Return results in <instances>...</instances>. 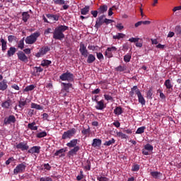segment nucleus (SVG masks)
<instances>
[{
  "instance_id": "1",
  "label": "nucleus",
  "mask_w": 181,
  "mask_h": 181,
  "mask_svg": "<svg viewBox=\"0 0 181 181\" xmlns=\"http://www.w3.org/2000/svg\"><path fill=\"white\" fill-rule=\"evenodd\" d=\"M69 30V26L60 25L58 27L55 28L53 34V39L55 40H63L64 39V32Z\"/></svg>"
},
{
  "instance_id": "2",
  "label": "nucleus",
  "mask_w": 181,
  "mask_h": 181,
  "mask_svg": "<svg viewBox=\"0 0 181 181\" xmlns=\"http://www.w3.org/2000/svg\"><path fill=\"white\" fill-rule=\"evenodd\" d=\"M112 22H114L113 20L108 19L105 18V15L102 14L96 19L95 28V29H100L104 23H105V25H110V23H112Z\"/></svg>"
},
{
  "instance_id": "3",
  "label": "nucleus",
  "mask_w": 181,
  "mask_h": 181,
  "mask_svg": "<svg viewBox=\"0 0 181 181\" xmlns=\"http://www.w3.org/2000/svg\"><path fill=\"white\" fill-rule=\"evenodd\" d=\"M40 37V31H36L35 33H32L30 36H28L25 38L26 45H33L36 43L37 37Z\"/></svg>"
},
{
  "instance_id": "4",
  "label": "nucleus",
  "mask_w": 181,
  "mask_h": 181,
  "mask_svg": "<svg viewBox=\"0 0 181 181\" xmlns=\"http://www.w3.org/2000/svg\"><path fill=\"white\" fill-rule=\"evenodd\" d=\"M60 80L62 81H74V75L69 71L62 74L59 76Z\"/></svg>"
},
{
  "instance_id": "5",
  "label": "nucleus",
  "mask_w": 181,
  "mask_h": 181,
  "mask_svg": "<svg viewBox=\"0 0 181 181\" xmlns=\"http://www.w3.org/2000/svg\"><path fill=\"white\" fill-rule=\"evenodd\" d=\"M76 135V129H71L66 132H64L62 134V139H70L73 138Z\"/></svg>"
},
{
  "instance_id": "6",
  "label": "nucleus",
  "mask_w": 181,
  "mask_h": 181,
  "mask_svg": "<svg viewBox=\"0 0 181 181\" xmlns=\"http://www.w3.org/2000/svg\"><path fill=\"white\" fill-rule=\"evenodd\" d=\"M26 169V163H23L18 164L16 168L13 170L14 175H18V173H23Z\"/></svg>"
},
{
  "instance_id": "7",
  "label": "nucleus",
  "mask_w": 181,
  "mask_h": 181,
  "mask_svg": "<svg viewBox=\"0 0 181 181\" xmlns=\"http://www.w3.org/2000/svg\"><path fill=\"white\" fill-rule=\"evenodd\" d=\"M47 52H50V47L49 46H44L40 49V51L35 54V57H42V56H45L47 53Z\"/></svg>"
},
{
  "instance_id": "8",
  "label": "nucleus",
  "mask_w": 181,
  "mask_h": 181,
  "mask_svg": "<svg viewBox=\"0 0 181 181\" xmlns=\"http://www.w3.org/2000/svg\"><path fill=\"white\" fill-rule=\"evenodd\" d=\"M17 56L18 60L23 62V63H28V62H29L28 56H26V54L23 51H19L17 53Z\"/></svg>"
},
{
  "instance_id": "9",
  "label": "nucleus",
  "mask_w": 181,
  "mask_h": 181,
  "mask_svg": "<svg viewBox=\"0 0 181 181\" xmlns=\"http://www.w3.org/2000/svg\"><path fill=\"white\" fill-rule=\"evenodd\" d=\"M79 52L83 57H87L88 56V50H87V47L83 43H80Z\"/></svg>"
},
{
  "instance_id": "10",
  "label": "nucleus",
  "mask_w": 181,
  "mask_h": 181,
  "mask_svg": "<svg viewBox=\"0 0 181 181\" xmlns=\"http://www.w3.org/2000/svg\"><path fill=\"white\" fill-rule=\"evenodd\" d=\"M164 86L167 88V93L170 94L172 91H173V84H172V81L170 79H167L164 82Z\"/></svg>"
},
{
  "instance_id": "11",
  "label": "nucleus",
  "mask_w": 181,
  "mask_h": 181,
  "mask_svg": "<svg viewBox=\"0 0 181 181\" xmlns=\"http://www.w3.org/2000/svg\"><path fill=\"white\" fill-rule=\"evenodd\" d=\"M53 2L54 5H59L62 6L64 11H66V9H69V5H67V3L65 0H53Z\"/></svg>"
},
{
  "instance_id": "12",
  "label": "nucleus",
  "mask_w": 181,
  "mask_h": 181,
  "mask_svg": "<svg viewBox=\"0 0 181 181\" xmlns=\"http://www.w3.org/2000/svg\"><path fill=\"white\" fill-rule=\"evenodd\" d=\"M16 148L17 149H21V151H28L29 149V146H28V143L23 141L17 144Z\"/></svg>"
},
{
  "instance_id": "13",
  "label": "nucleus",
  "mask_w": 181,
  "mask_h": 181,
  "mask_svg": "<svg viewBox=\"0 0 181 181\" xmlns=\"http://www.w3.org/2000/svg\"><path fill=\"white\" fill-rule=\"evenodd\" d=\"M117 50V47L112 46L110 47H107L105 51V56L108 57V59H111L112 57V52H115Z\"/></svg>"
},
{
  "instance_id": "14",
  "label": "nucleus",
  "mask_w": 181,
  "mask_h": 181,
  "mask_svg": "<svg viewBox=\"0 0 181 181\" xmlns=\"http://www.w3.org/2000/svg\"><path fill=\"white\" fill-rule=\"evenodd\" d=\"M98 11L99 15H104V13L108 11V6H107V4H103L99 6Z\"/></svg>"
},
{
  "instance_id": "15",
  "label": "nucleus",
  "mask_w": 181,
  "mask_h": 181,
  "mask_svg": "<svg viewBox=\"0 0 181 181\" xmlns=\"http://www.w3.org/2000/svg\"><path fill=\"white\" fill-rule=\"evenodd\" d=\"M16 121V119L15 118V116L11 115L8 117H6L4 119V124L6 125H8L9 124H13Z\"/></svg>"
},
{
  "instance_id": "16",
  "label": "nucleus",
  "mask_w": 181,
  "mask_h": 181,
  "mask_svg": "<svg viewBox=\"0 0 181 181\" xmlns=\"http://www.w3.org/2000/svg\"><path fill=\"white\" fill-rule=\"evenodd\" d=\"M28 153H37L39 155L40 153V146H35L28 150Z\"/></svg>"
},
{
  "instance_id": "17",
  "label": "nucleus",
  "mask_w": 181,
  "mask_h": 181,
  "mask_svg": "<svg viewBox=\"0 0 181 181\" xmlns=\"http://www.w3.org/2000/svg\"><path fill=\"white\" fill-rule=\"evenodd\" d=\"M139 93H141V90H139V88H138L137 86H133V88H131V90L129 92V95L130 97L134 98V94L138 95Z\"/></svg>"
},
{
  "instance_id": "18",
  "label": "nucleus",
  "mask_w": 181,
  "mask_h": 181,
  "mask_svg": "<svg viewBox=\"0 0 181 181\" xmlns=\"http://www.w3.org/2000/svg\"><path fill=\"white\" fill-rule=\"evenodd\" d=\"M80 151V146H77L76 147H74V148L71 149L69 153L68 156L69 157L74 156V155H77V152Z\"/></svg>"
},
{
  "instance_id": "19",
  "label": "nucleus",
  "mask_w": 181,
  "mask_h": 181,
  "mask_svg": "<svg viewBox=\"0 0 181 181\" xmlns=\"http://www.w3.org/2000/svg\"><path fill=\"white\" fill-rule=\"evenodd\" d=\"M77 144H78V140L74 139L67 143L66 146H68V148H76V146H77Z\"/></svg>"
},
{
  "instance_id": "20",
  "label": "nucleus",
  "mask_w": 181,
  "mask_h": 181,
  "mask_svg": "<svg viewBox=\"0 0 181 181\" xmlns=\"http://www.w3.org/2000/svg\"><path fill=\"white\" fill-rule=\"evenodd\" d=\"M11 105H12V100H11V99H8L1 103V107L6 109H9Z\"/></svg>"
},
{
  "instance_id": "21",
  "label": "nucleus",
  "mask_w": 181,
  "mask_h": 181,
  "mask_svg": "<svg viewBox=\"0 0 181 181\" xmlns=\"http://www.w3.org/2000/svg\"><path fill=\"white\" fill-rule=\"evenodd\" d=\"M6 88H8V81L4 79L0 82V90L5 91Z\"/></svg>"
},
{
  "instance_id": "22",
  "label": "nucleus",
  "mask_w": 181,
  "mask_h": 181,
  "mask_svg": "<svg viewBox=\"0 0 181 181\" xmlns=\"http://www.w3.org/2000/svg\"><path fill=\"white\" fill-rule=\"evenodd\" d=\"M47 18H48V19H50L51 21L57 22V21H59V15L57 14H50L48 13L46 15Z\"/></svg>"
},
{
  "instance_id": "23",
  "label": "nucleus",
  "mask_w": 181,
  "mask_h": 181,
  "mask_svg": "<svg viewBox=\"0 0 181 181\" xmlns=\"http://www.w3.org/2000/svg\"><path fill=\"white\" fill-rule=\"evenodd\" d=\"M137 97L139 100V103L141 104V105H145L146 101L145 100V98H144V95H142V93H137Z\"/></svg>"
},
{
  "instance_id": "24",
  "label": "nucleus",
  "mask_w": 181,
  "mask_h": 181,
  "mask_svg": "<svg viewBox=\"0 0 181 181\" xmlns=\"http://www.w3.org/2000/svg\"><path fill=\"white\" fill-rule=\"evenodd\" d=\"M96 110H104L105 105L104 104V100L97 101V105L95 106Z\"/></svg>"
},
{
  "instance_id": "25",
  "label": "nucleus",
  "mask_w": 181,
  "mask_h": 181,
  "mask_svg": "<svg viewBox=\"0 0 181 181\" xmlns=\"http://www.w3.org/2000/svg\"><path fill=\"white\" fill-rule=\"evenodd\" d=\"M16 53V49L15 47H11L7 51V56L8 57H12L13 54Z\"/></svg>"
},
{
  "instance_id": "26",
  "label": "nucleus",
  "mask_w": 181,
  "mask_h": 181,
  "mask_svg": "<svg viewBox=\"0 0 181 181\" xmlns=\"http://www.w3.org/2000/svg\"><path fill=\"white\" fill-rule=\"evenodd\" d=\"M88 59H87V63L88 64H91L93 63H94L95 62V56H94V54H89L87 56Z\"/></svg>"
},
{
  "instance_id": "27",
  "label": "nucleus",
  "mask_w": 181,
  "mask_h": 181,
  "mask_svg": "<svg viewBox=\"0 0 181 181\" xmlns=\"http://www.w3.org/2000/svg\"><path fill=\"white\" fill-rule=\"evenodd\" d=\"M35 88H36V86L33 84L29 85L23 89V93H29V91H33Z\"/></svg>"
},
{
  "instance_id": "28",
  "label": "nucleus",
  "mask_w": 181,
  "mask_h": 181,
  "mask_svg": "<svg viewBox=\"0 0 181 181\" xmlns=\"http://www.w3.org/2000/svg\"><path fill=\"white\" fill-rule=\"evenodd\" d=\"M151 175L152 177H154V179H159V177H162V173L158 171H152L151 173Z\"/></svg>"
},
{
  "instance_id": "29",
  "label": "nucleus",
  "mask_w": 181,
  "mask_h": 181,
  "mask_svg": "<svg viewBox=\"0 0 181 181\" xmlns=\"http://www.w3.org/2000/svg\"><path fill=\"white\" fill-rule=\"evenodd\" d=\"M92 146H93V148H97L101 146V139H93V142L92 144Z\"/></svg>"
},
{
  "instance_id": "30",
  "label": "nucleus",
  "mask_w": 181,
  "mask_h": 181,
  "mask_svg": "<svg viewBox=\"0 0 181 181\" xmlns=\"http://www.w3.org/2000/svg\"><path fill=\"white\" fill-rule=\"evenodd\" d=\"M33 74L34 76H37V74H39V73H42V71H43V68L40 67V66H35L33 67Z\"/></svg>"
},
{
  "instance_id": "31",
  "label": "nucleus",
  "mask_w": 181,
  "mask_h": 181,
  "mask_svg": "<svg viewBox=\"0 0 181 181\" xmlns=\"http://www.w3.org/2000/svg\"><path fill=\"white\" fill-rule=\"evenodd\" d=\"M62 86H64V90L66 93H69V90L70 88H73V84H71L70 83H62Z\"/></svg>"
},
{
  "instance_id": "32",
  "label": "nucleus",
  "mask_w": 181,
  "mask_h": 181,
  "mask_svg": "<svg viewBox=\"0 0 181 181\" xmlns=\"http://www.w3.org/2000/svg\"><path fill=\"white\" fill-rule=\"evenodd\" d=\"M52 64V61L48 60V59H44L41 62L40 66L42 67H49Z\"/></svg>"
},
{
  "instance_id": "33",
  "label": "nucleus",
  "mask_w": 181,
  "mask_h": 181,
  "mask_svg": "<svg viewBox=\"0 0 181 181\" xmlns=\"http://www.w3.org/2000/svg\"><path fill=\"white\" fill-rule=\"evenodd\" d=\"M90 12V6H86L84 8H81V15H87Z\"/></svg>"
},
{
  "instance_id": "34",
  "label": "nucleus",
  "mask_w": 181,
  "mask_h": 181,
  "mask_svg": "<svg viewBox=\"0 0 181 181\" xmlns=\"http://www.w3.org/2000/svg\"><path fill=\"white\" fill-rule=\"evenodd\" d=\"M64 152H66V150H64V148H61L55 152L54 156L61 158V156H64Z\"/></svg>"
},
{
  "instance_id": "35",
  "label": "nucleus",
  "mask_w": 181,
  "mask_h": 181,
  "mask_svg": "<svg viewBox=\"0 0 181 181\" xmlns=\"http://www.w3.org/2000/svg\"><path fill=\"white\" fill-rule=\"evenodd\" d=\"M112 37L115 40H119V39H124V37H125V34L121 33H118L115 35H113Z\"/></svg>"
},
{
  "instance_id": "36",
  "label": "nucleus",
  "mask_w": 181,
  "mask_h": 181,
  "mask_svg": "<svg viewBox=\"0 0 181 181\" xmlns=\"http://www.w3.org/2000/svg\"><path fill=\"white\" fill-rule=\"evenodd\" d=\"M22 16H23V21L25 23L28 22L29 18H30V15L29 14L28 12H23Z\"/></svg>"
},
{
  "instance_id": "37",
  "label": "nucleus",
  "mask_w": 181,
  "mask_h": 181,
  "mask_svg": "<svg viewBox=\"0 0 181 181\" xmlns=\"http://www.w3.org/2000/svg\"><path fill=\"white\" fill-rule=\"evenodd\" d=\"M0 42L1 43V50L2 52H5L7 49V42L5 41L3 38L0 40Z\"/></svg>"
},
{
  "instance_id": "38",
  "label": "nucleus",
  "mask_w": 181,
  "mask_h": 181,
  "mask_svg": "<svg viewBox=\"0 0 181 181\" xmlns=\"http://www.w3.org/2000/svg\"><path fill=\"white\" fill-rule=\"evenodd\" d=\"M116 135L119 138H121V139H127L128 138V136H127V134H125L121 132H117Z\"/></svg>"
},
{
  "instance_id": "39",
  "label": "nucleus",
  "mask_w": 181,
  "mask_h": 181,
  "mask_svg": "<svg viewBox=\"0 0 181 181\" xmlns=\"http://www.w3.org/2000/svg\"><path fill=\"white\" fill-rule=\"evenodd\" d=\"M35 125H36V123L35 122H33V123L28 124V127L32 131H37V127H36Z\"/></svg>"
},
{
  "instance_id": "40",
  "label": "nucleus",
  "mask_w": 181,
  "mask_h": 181,
  "mask_svg": "<svg viewBox=\"0 0 181 181\" xmlns=\"http://www.w3.org/2000/svg\"><path fill=\"white\" fill-rule=\"evenodd\" d=\"M18 47L21 50L23 49V48L25 47V40L23 38L19 41L18 44Z\"/></svg>"
},
{
  "instance_id": "41",
  "label": "nucleus",
  "mask_w": 181,
  "mask_h": 181,
  "mask_svg": "<svg viewBox=\"0 0 181 181\" xmlns=\"http://www.w3.org/2000/svg\"><path fill=\"white\" fill-rule=\"evenodd\" d=\"M31 108H34L35 110H43V107L40 105H37L36 103H31Z\"/></svg>"
},
{
  "instance_id": "42",
  "label": "nucleus",
  "mask_w": 181,
  "mask_h": 181,
  "mask_svg": "<svg viewBox=\"0 0 181 181\" xmlns=\"http://www.w3.org/2000/svg\"><path fill=\"white\" fill-rule=\"evenodd\" d=\"M115 71H119V72H122V71H125L127 70V68L125 67V66H119L117 67H116L115 69Z\"/></svg>"
},
{
  "instance_id": "43",
  "label": "nucleus",
  "mask_w": 181,
  "mask_h": 181,
  "mask_svg": "<svg viewBox=\"0 0 181 181\" xmlns=\"http://www.w3.org/2000/svg\"><path fill=\"white\" fill-rule=\"evenodd\" d=\"M113 144H115V139H112L107 141H105L104 143L105 146H110L111 145H113Z\"/></svg>"
},
{
  "instance_id": "44",
  "label": "nucleus",
  "mask_w": 181,
  "mask_h": 181,
  "mask_svg": "<svg viewBox=\"0 0 181 181\" xmlns=\"http://www.w3.org/2000/svg\"><path fill=\"white\" fill-rule=\"evenodd\" d=\"M122 112H124V111H122V107L119 106L116 107L115 109L114 110L115 114H122Z\"/></svg>"
},
{
  "instance_id": "45",
  "label": "nucleus",
  "mask_w": 181,
  "mask_h": 181,
  "mask_svg": "<svg viewBox=\"0 0 181 181\" xmlns=\"http://www.w3.org/2000/svg\"><path fill=\"white\" fill-rule=\"evenodd\" d=\"M132 57L129 54H127L124 55V62H125V63H129V62H131Z\"/></svg>"
},
{
  "instance_id": "46",
  "label": "nucleus",
  "mask_w": 181,
  "mask_h": 181,
  "mask_svg": "<svg viewBox=\"0 0 181 181\" xmlns=\"http://www.w3.org/2000/svg\"><path fill=\"white\" fill-rule=\"evenodd\" d=\"M145 129H146V127H139L136 132V134H144V132H145Z\"/></svg>"
},
{
  "instance_id": "47",
  "label": "nucleus",
  "mask_w": 181,
  "mask_h": 181,
  "mask_svg": "<svg viewBox=\"0 0 181 181\" xmlns=\"http://www.w3.org/2000/svg\"><path fill=\"white\" fill-rule=\"evenodd\" d=\"M146 95H147V98H148V100H152V95H153V90H152V88H150V89L148 90V91L147 92Z\"/></svg>"
},
{
  "instance_id": "48",
  "label": "nucleus",
  "mask_w": 181,
  "mask_h": 181,
  "mask_svg": "<svg viewBox=\"0 0 181 181\" xmlns=\"http://www.w3.org/2000/svg\"><path fill=\"white\" fill-rule=\"evenodd\" d=\"M25 105H26V100H25V99H21L18 105L20 108H23V107H25Z\"/></svg>"
},
{
  "instance_id": "49",
  "label": "nucleus",
  "mask_w": 181,
  "mask_h": 181,
  "mask_svg": "<svg viewBox=\"0 0 181 181\" xmlns=\"http://www.w3.org/2000/svg\"><path fill=\"white\" fill-rule=\"evenodd\" d=\"M96 57L100 60V62L104 60V55L101 52H96Z\"/></svg>"
},
{
  "instance_id": "50",
  "label": "nucleus",
  "mask_w": 181,
  "mask_h": 181,
  "mask_svg": "<svg viewBox=\"0 0 181 181\" xmlns=\"http://www.w3.org/2000/svg\"><path fill=\"white\" fill-rule=\"evenodd\" d=\"M84 168L86 170H91V161L87 160L86 166Z\"/></svg>"
},
{
  "instance_id": "51",
  "label": "nucleus",
  "mask_w": 181,
  "mask_h": 181,
  "mask_svg": "<svg viewBox=\"0 0 181 181\" xmlns=\"http://www.w3.org/2000/svg\"><path fill=\"white\" fill-rule=\"evenodd\" d=\"M47 135V133L46 132H42L37 134V138H45Z\"/></svg>"
},
{
  "instance_id": "52",
  "label": "nucleus",
  "mask_w": 181,
  "mask_h": 181,
  "mask_svg": "<svg viewBox=\"0 0 181 181\" xmlns=\"http://www.w3.org/2000/svg\"><path fill=\"white\" fill-rule=\"evenodd\" d=\"M104 98H105V100H106V101H114V98H112L110 95L105 94Z\"/></svg>"
},
{
  "instance_id": "53",
  "label": "nucleus",
  "mask_w": 181,
  "mask_h": 181,
  "mask_svg": "<svg viewBox=\"0 0 181 181\" xmlns=\"http://www.w3.org/2000/svg\"><path fill=\"white\" fill-rule=\"evenodd\" d=\"M88 49L89 50H92L93 52H95L98 50V46L88 45Z\"/></svg>"
},
{
  "instance_id": "54",
  "label": "nucleus",
  "mask_w": 181,
  "mask_h": 181,
  "mask_svg": "<svg viewBox=\"0 0 181 181\" xmlns=\"http://www.w3.org/2000/svg\"><path fill=\"white\" fill-rule=\"evenodd\" d=\"M144 148L146 150V151H153V146L149 144H146L145 146H144Z\"/></svg>"
},
{
  "instance_id": "55",
  "label": "nucleus",
  "mask_w": 181,
  "mask_h": 181,
  "mask_svg": "<svg viewBox=\"0 0 181 181\" xmlns=\"http://www.w3.org/2000/svg\"><path fill=\"white\" fill-rule=\"evenodd\" d=\"M129 42L131 43H136L139 42V37H132L129 39Z\"/></svg>"
},
{
  "instance_id": "56",
  "label": "nucleus",
  "mask_w": 181,
  "mask_h": 181,
  "mask_svg": "<svg viewBox=\"0 0 181 181\" xmlns=\"http://www.w3.org/2000/svg\"><path fill=\"white\" fill-rule=\"evenodd\" d=\"M175 32L177 35H181V28L180 25H177L175 28Z\"/></svg>"
},
{
  "instance_id": "57",
  "label": "nucleus",
  "mask_w": 181,
  "mask_h": 181,
  "mask_svg": "<svg viewBox=\"0 0 181 181\" xmlns=\"http://www.w3.org/2000/svg\"><path fill=\"white\" fill-rule=\"evenodd\" d=\"M132 172H138L139 170V165L136 164L132 166Z\"/></svg>"
},
{
  "instance_id": "58",
  "label": "nucleus",
  "mask_w": 181,
  "mask_h": 181,
  "mask_svg": "<svg viewBox=\"0 0 181 181\" xmlns=\"http://www.w3.org/2000/svg\"><path fill=\"white\" fill-rule=\"evenodd\" d=\"M16 39V37H15V35H8V40L9 43H12V42H13V40H15Z\"/></svg>"
},
{
  "instance_id": "59",
  "label": "nucleus",
  "mask_w": 181,
  "mask_h": 181,
  "mask_svg": "<svg viewBox=\"0 0 181 181\" xmlns=\"http://www.w3.org/2000/svg\"><path fill=\"white\" fill-rule=\"evenodd\" d=\"M97 180H98V181H108V178H107L106 177H103V176L100 177V176H98V177H97Z\"/></svg>"
},
{
  "instance_id": "60",
  "label": "nucleus",
  "mask_w": 181,
  "mask_h": 181,
  "mask_svg": "<svg viewBox=\"0 0 181 181\" xmlns=\"http://www.w3.org/2000/svg\"><path fill=\"white\" fill-rule=\"evenodd\" d=\"M90 13L93 15V18H97L98 16V10L91 11Z\"/></svg>"
},
{
  "instance_id": "61",
  "label": "nucleus",
  "mask_w": 181,
  "mask_h": 181,
  "mask_svg": "<svg viewBox=\"0 0 181 181\" xmlns=\"http://www.w3.org/2000/svg\"><path fill=\"white\" fill-rule=\"evenodd\" d=\"M49 33H53V30L52 28H47L44 31V35H49Z\"/></svg>"
},
{
  "instance_id": "62",
  "label": "nucleus",
  "mask_w": 181,
  "mask_h": 181,
  "mask_svg": "<svg viewBox=\"0 0 181 181\" xmlns=\"http://www.w3.org/2000/svg\"><path fill=\"white\" fill-rule=\"evenodd\" d=\"M116 28L117 29H118L119 30H122V29H124V25H122V23H117L116 25Z\"/></svg>"
},
{
  "instance_id": "63",
  "label": "nucleus",
  "mask_w": 181,
  "mask_h": 181,
  "mask_svg": "<svg viewBox=\"0 0 181 181\" xmlns=\"http://www.w3.org/2000/svg\"><path fill=\"white\" fill-rule=\"evenodd\" d=\"M13 160H15V158H13V157H11V158H8L6 161V165H9L10 163H12V162H13Z\"/></svg>"
},
{
  "instance_id": "64",
  "label": "nucleus",
  "mask_w": 181,
  "mask_h": 181,
  "mask_svg": "<svg viewBox=\"0 0 181 181\" xmlns=\"http://www.w3.org/2000/svg\"><path fill=\"white\" fill-rule=\"evenodd\" d=\"M82 134L83 135H87L90 134V129H84L83 130H82Z\"/></svg>"
}]
</instances>
